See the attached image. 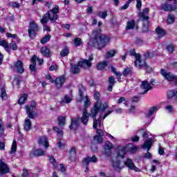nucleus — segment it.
Returning a JSON list of instances; mask_svg holds the SVG:
<instances>
[{
  "label": "nucleus",
  "instance_id": "473e14b6",
  "mask_svg": "<svg viewBox=\"0 0 177 177\" xmlns=\"http://www.w3.org/2000/svg\"><path fill=\"white\" fill-rule=\"evenodd\" d=\"M158 110V106H152V107H151L149 109L147 117H151V115H153V114H154V113L157 112Z\"/></svg>",
  "mask_w": 177,
  "mask_h": 177
},
{
  "label": "nucleus",
  "instance_id": "6ab92c4d",
  "mask_svg": "<svg viewBox=\"0 0 177 177\" xmlns=\"http://www.w3.org/2000/svg\"><path fill=\"white\" fill-rule=\"evenodd\" d=\"M37 60H39V59L37 57V56L34 55L32 57V64H30L29 66L30 71H37V68H35V66H37Z\"/></svg>",
  "mask_w": 177,
  "mask_h": 177
},
{
  "label": "nucleus",
  "instance_id": "58836bf2",
  "mask_svg": "<svg viewBox=\"0 0 177 177\" xmlns=\"http://www.w3.org/2000/svg\"><path fill=\"white\" fill-rule=\"evenodd\" d=\"M68 53H70V50H68V48L66 47L61 51L60 55L62 57H66V56L68 55Z\"/></svg>",
  "mask_w": 177,
  "mask_h": 177
},
{
  "label": "nucleus",
  "instance_id": "5701e85b",
  "mask_svg": "<svg viewBox=\"0 0 177 177\" xmlns=\"http://www.w3.org/2000/svg\"><path fill=\"white\" fill-rule=\"evenodd\" d=\"M156 34H158V38L159 39H161V38H162V37H164L165 35V34H167V32L164 30V29L160 28V26H158L156 29Z\"/></svg>",
  "mask_w": 177,
  "mask_h": 177
},
{
  "label": "nucleus",
  "instance_id": "c9c22d12",
  "mask_svg": "<svg viewBox=\"0 0 177 177\" xmlns=\"http://www.w3.org/2000/svg\"><path fill=\"white\" fill-rule=\"evenodd\" d=\"M133 28H135V21L131 20L127 23L126 30H133Z\"/></svg>",
  "mask_w": 177,
  "mask_h": 177
},
{
  "label": "nucleus",
  "instance_id": "f3484780",
  "mask_svg": "<svg viewBox=\"0 0 177 177\" xmlns=\"http://www.w3.org/2000/svg\"><path fill=\"white\" fill-rule=\"evenodd\" d=\"M97 162V158H96L95 156H93L92 157H87L84 158L82 161L84 165H85L86 167H88L90 162Z\"/></svg>",
  "mask_w": 177,
  "mask_h": 177
},
{
  "label": "nucleus",
  "instance_id": "6e6552de",
  "mask_svg": "<svg viewBox=\"0 0 177 177\" xmlns=\"http://www.w3.org/2000/svg\"><path fill=\"white\" fill-rule=\"evenodd\" d=\"M93 60V56L90 55L88 59H83L78 63L79 67H82V68H89L92 66V62Z\"/></svg>",
  "mask_w": 177,
  "mask_h": 177
},
{
  "label": "nucleus",
  "instance_id": "72a5a7b5",
  "mask_svg": "<svg viewBox=\"0 0 177 177\" xmlns=\"http://www.w3.org/2000/svg\"><path fill=\"white\" fill-rule=\"evenodd\" d=\"M130 55L131 56H135L136 62H142V59H140V55L136 54L135 50H130Z\"/></svg>",
  "mask_w": 177,
  "mask_h": 177
},
{
  "label": "nucleus",
  "instance_id": "4468645a",
  "mask_svg": "<svg viewBox=\"0 0 177 177\" xmlns=\"http://www.w3.org/2000/svg\"><path fill=\"white\" fill-rule=\"evenodd\" d=\"M64 82H66V77L64 76H60L55 80V86L58 89H60L63 86Z\"/></svg>",
  "mask_w": 177,
  "mask_h": 177
},
{
  "label": "nucleus",
  "instance_id": "7c9ffc66",
  "mask_svg": "<svg viewBox=\"0 0 177 177\" xmlns=\"http://www.w3.org/2000/svg\"><path fill=\"white\" fill-rule=\"evenodd\" d=\"M79 94H80V102H82V97H84V92H85V87L82 85L79 86Z\"/></svg>",
  "mask_w": 177,
  "mask_h": 177
},
{
  "label": "nucleus",
  "instance_id": "dca6fc26",
  "mask_svg": "<svg viewBox=\"0 0 177 177\" xmlns=\"http://www.w3.org/2000/svg\"><path fill=\"white\" fill-rule=\"evenodd\" d=\"M140 88L141 89H145V92L142 93V95H145V93L149 92V91H150V89H151L152 87L151 86H150L149 82L145 80L142 82Z\"/></svg>",
  "mask_w": 177,
  "mask_h": 177
},
{
  "label": "nucleus",
  "instance_id": "ea45409f",
  "mask_svg": "<svg viewBox=\"0 0 177 177\" xmlns=\"http://www.w3.org/2000/svg\"><path fill=\"white\" fill-rule=\"evenodd\" d=\"M58 122H59V125H60V127H63V125L66 124V117L59 116Z\"/></svg>",
  "mask_w": 177,
  "mask_h": 177
},
{
  "label": "nucleus",
  "instance_id": "69168bd1",
  "mask_svg": "<svg viewBox=\"0 0 177 177\" xmlns=\"http://www.w3.org/2000/svg\"><path fill=\"white\" fill-rule=\"evenodd\" d=\"M97 136H103L104 135V132H103V130L99 129H97Z\"/></svg>",
  "mask_w": 177,
  "mask_h": 177
},
{
  "label": "nucleus",
  "instance_id": "3c124183",
  "mask_svg": "<svg viewBox=\"0 0 177 177\" xmlns=\"http://www.w3.org/2000/svg\"><path fill=\"white\" fill-rule=\"evenodd\" d=\"M94 140H96L97 143H102L103 137L102 136H94Z\"/></svg>",
  "mask_w": 177,
  "mask_h": 177
},
{
  "label": "nucleus",
  "instance_id": "a18cd8bd",
  "mask_svg": "<svg viewBox=\"0 0 177 177\" xmlns=\"http://www.w3.org/2000/svg\"><path fill=\"white\" fill-rule=\"evenodd\" d=\"M111 70L112 73H115L116 77L121 78V75H122V73H121V72H118L117 69H115V68H114V66H111Z\"/></svg>",
  "mask_w": 177,
  "mask_h": 177
},
{
  "label": "nucleus",
  "instance_id": "774afa93",
  "mask_svg": "<svg viewBox=\"0 0 177 177\" xmlns=\"http://www.w3.org/2000/svg\"><path fill=\"white\" fill-rule=\"evenodd\" d=\"M131 139L133 142H139V136H138L135 137H131Z\"/></svg>",
  "mask_w": 177,
  "mask_h": 177
},
{
  "label": "nucleus",
  "instance_id": "13d9d810",
  "mask_svg": "<svg viewBox=\"0 0 177 177\" xmlns=\"http://www.w3.org/2000/svg\"><path fill=\"white\" fill-rule=\"evenodd\" d=\"M10 6H12V8H20V3L17 2H12L10 3Z\"/></svg>",
  "mask_w": 177,
  "mask_h": 177
},
{
  "label": "nucleus",
  "instance_id": "37998d69",
  "mask_svg": "<svg viewBox=\"0 0 177 177\" xmlns=\"http://www.w3.org/2000/svg\"><path fill=\"white\" fill-rule=\"evenodd\" d=\"M167 50H168L169 53H174V50H175V46L171 44L167 46L166 47Z\"/></svg>",
  "mask_w": 177,
  "mask_h": 177
},
{
  "label": "nucleus",
  "instance_id": "9d476101",
  "mask_svg": "<svg viewBox=\"0 0 177 177\" xmlns=\"http://www.w3.org/2000/svg\"><path fill=\"white\" fill-rule=\"evenodd\" d=\"M135 66L136 67H138V68H145L148 73H151V68L148 66L147 64H146V62L145 61H137L135 62Z\"/></svg>",
  "mask_w": 177,
  "mask_h": 177
},
{
  "label": "nucleus",
  "instance_id": "bb28decb",
  "mask_svg": "<svg viewBox=\"0 0 177 177\" xmlns=\"http://www.w3.org/2000/svg\"><path fill=\"white\" fill-rule=\"evenodd\" d=\"M27 97H28L27 94L21 95L18 100V104H24L27 102Z\"/></svg>",
  "mask_w": 177,
  "mask_h": 177
},
{
  "label": "nucleus",
  "instance_id": "f704fd0d",
  "mask_svg": "<svg viewBox=\"0 0 177 177\" xmlns=\"http://www.w3.org/2000/svg\"><path fill=\"white\" fill-rule=\"evenodd\" d=\"M17 150V142L14 140L10 151V154H15Z\"/></svg>",
  "mask_w": 177,
  "mask_h": 177
},
{
  "label": "nucleus",
  "instance_id": "c03bdc74",
  "mask_svg": "<svg viewBox=\"0 0 177 177\" xmlns=\"http://www.w3.org/2000/svg\"><path fill=\"white\" fill-rule=\"evenodd\" d=\"M74 45L75 46H81V45H82V40H81V38L80 37L75 38Z\"/></svg>",
  "mask_w": 177,
  "mask_h": 177
},
{
  "label": "nucleus",
  "instance_id": "412c9836",
  "mask_svg": "<svg viewBox=\"0 0 177 177\" xmlns=\"http://www.w3.org/2000/svg\"><path fill=\"white\" fill-rule=\"evenodd\" d=\"M153 145V140L151 138H148L145 141L144 145H142V149H147V151L151 149Z\"/></svg>",
  "mask_w": 177,
  "mask_h": 177
},
{
  "label": "nucleus",
  "instance_id": "6e6d98bb",
  "mask_svg": "<svg viewBox=\"0 0 177 177\" xmlns=\"http://www.w3.org/2000/svg\"><path fill=\"white\" fill-rule=\"evenodd\" d=\"M104 149H109L111 150V149H113V144L110 142H106Z\"/></svg>",
  "mask_w": 177,
  "mask_h": 177
},
{
  "label": "nucleus",
  "instance_id": "4c0bfd02",
  "mask_svg": "<svg viewBox=\"0 0 177 177\" xmlns=\"http://www.w3.org/2000/svg\"><path fill=\"white\" fill-rule=\"evenodd\" d=\"M93 97H94L95 100H96V102H97V103H95V104H97V103H100V104H102V105L104 104H102L101 102H99V99H100V93H99L97 91H95Z\"/></svg>",
  "mask_w": 177,
  "mask_h": 177
},
{
  "label": "nucleus",
  "instance_id": "09e8293b",
  "mask_svg": "<svg viewBox=\"0 0 177 177\" xmlns=\"http://www.w3.org/2000/svg\"><path fill=\"white\" fill-rule=\"evenodd\" d=\"M8 46L10 47V49H12V50H17V44H16L15 41H12Z\"/></svg>",
  "mask_w": 177,
  "mask_h": 177
},
{
  "label": "nucleus",
  "instance_id": "49530a36",
  "mask_svg": "<svg viewBox=\"0 0 177 177\" xmlns=\"http://www.w3.org/2000/svg\"><path fill=\"white\" fill-rule=\"evenodd\" d=\"M6 37H8V38H14V39H17V41H20V39L19 37H17V34H11V33H6Z\"/></svg>",
  "mask_w": 177,
  "mask_h": 177
},
{
  "label": "nucleus",
  "instance_id": "f03ea898",
  "mask_svg": "<svg viewBox=\"0 0 177 177\" xmlns=\"http://www.w3.org/2000/svg\"><path fill=\"white\" fill-rule=\"evenodd\" d=\"M92 37L94 38L92 46L97 49H103V48L106 46V44L110 42V37H107L106 35L100 34L99 30H94Z\"/></svg>",
  "mask_w": 177,
  "mask_h": 177
},
{
  "label": "nucleus",
  "instance_id": "a211bd4d",
  "mask_svg": "<svg viewBox=\"0 0 177 177\" xmlns=\"http://www.w3.org/2000/svg\"><path fill=\"white\" fill-rule=\"evenodd\" d=\"M38 143L39 145L44 146L46 149H48V147H49V142H48V139L45 136H43L39 138Z\"/></svg>",
  "mask_w": 177,
  "mask_h": 177
},
{
  "label": "nucleus",
  "instance_id": "8fccbe9b",
  "mask_svg": "<svg viewBox=\"0 0 177 177\" xmlns=\"http://www.w3.org/2000/svg\"><path fill=\"white\" fill-rule=\"evenodd\" d=\"M98 16L101 19H106L107 17V10L98 12Z\"/></svg>",
  "mask_w": 177,
  "mask_h": 177
},
{
  "label": "nucleus",
  "instance_id": "5fc2aeb1",
  "mask_svg": "<svg viewBox=\"0 0 177 177\" xmlns=\"http://www.w3.org/2000/svg\"><path fill=\"white\" fill-rule=\"evenodd\" d=\"M53 131L57 132V135L59 136H63V131L60 130L58 127H53Z\"/></svg>",
  "mask_w": 177,
  "mask_h": 177
},
{
  "label": "nucleus",
  "instance_id": "4d7b16f0",
  "mask_svg": "<svg viewBox=\"0 0 177 177\" xmlns=\"http://www.w3.org/2000/svg\"><path fill=\"white\" fill-rule=\"evenodd\" d=\"M175 96V91H169L167 92V97L168 99H172Z\"/></svg>",
  "mask_w": 177,
  "mask_h": 177
},
{
  "label": "nucleus",
  "instance_id": "ddd939ff",
  "mask_svg": "<svg viewBox=\"0 0 177 177\" xmlns=\"http://www.w3.org/2000/svg\"><path fill=\"white\" fill-rule=\"evenodd\" d=\"M124 165H126L127 168H129V169H132L136 172L140 171V169L138 168L136 166H135L133 162H132V160L131 159H127V161L124 162Z\"/></svg>",
  "mask_w": 177,
  "mask_h": 177
},
{
  "label": "nucleus",
  "instance_id": "4be33fe9",
  "mask_svg": "<svg viewBox=\"0 0 177 177\" xmlns=\"http://www.w3.org/2000/svg\"><path fill=\"white\" fill-rule=\"evenodd\" d=\"M41 53L46 57H50V56H52V53H50V50H49L48 47H41Z\"/></svg>",
  "mask_w": 177,
  "mask_h": 177
},
{
  "label": "nucleus",
  "instance_id": "39448f33",
  "mask_svg": "<svg viewBox=\"0 0 177 177\" xmlns=\"http://www.w3.org/2000/svg\"><path fill=\"white\" fill-rule=\"evenodd\" d=\"M39 30V28L38 25L35 24V22H32L30 24L29 29H28V34L30 38L34 39L35 38V35H37V32Z\"/></svg>",
  "mask_w": 177,
  "mask_h": 177
},
{
  "label": "nucleus",
  "instance_id": "c756f323",
  "mask_svg": "<svg viewBox=\"0 0 177 177\" xmlns=\"http://www.w3.org/2000/svg\"><path fill=\"white\" fill-rule=\"evenodd\" d=\"M71 102V97L65 95L60 101L61 104H67Z\"/></svg>",
  "mask_w": 177,
  "mask_h": 177
},
{
  "label": "nucleus",
  "instance_id": "bf43d9fd",
  "mask_svg": "<svg viewBox=\"0 0 177 177\" xmlns=\"http://www.w3.org/2000/svg\"><path fill=\"white\" fill-rule=\"evenodd\" d=\"M130 153H136L138 151V147H131L129 148Z\"/></svg>",
  "mask_w": 177,
  "mask_h": 177
},
{
  "label": "nucleus",
  "instance_id": "1a4fd4ad",
  "mask_svg": "<svg viewBox=\"0 0 177 177\" xmlns=\"http://www.w3.org/2000/svg\"><path fill=\"white\" fill-rule=\"evenodd\" d=\"M9 172H10V169L8 165L0 159V175H6V174H9Z\"/></svg>",
  "mask_w": 177,
  "mask_h": 177
},
{
  "label": "nucleus",
  "instance_id": "338daca9",
  "mask_svg": "<svg viewBox=\"0 0 177 177\" xmlns=\"http://www.w3.org/2000/svg\"><path fill=\"white\" fill-rule=\"evenodd\" d=\"M22 176H23V177H27V176H28V170L24 169L23 170Z\"/></svg>",
  "mask_w": 177,
  "mask_h": 177
},
{
  "label": "nucleus",
  "instance_id": "f257e3e1",
  "mask_svg": "<svg viewBox=\"0 0 177 177\" xmlns=\"http://www.w3.org/2000/svg\"><path fill=\"white\" fill-rule=\"evenodd\" d=\"M109 109L107 102H104L102 105L100 102L94 104L90 114L86 111V109H84L82 118L80 119V118H72L69 128L75 131L80 127V121H81L83 125H86L89 121V116L91 115L92 118H93V128L96 129V127H101L102 125V117L104 120L113 113V109H109L106 112V109Z\"/></svg>",
  "mask_w": 177,
  "mask_h": 177
},
{
  "label": "nucleus",
  "instance_id": "e433bc0d",
  "mask_svg": "<svg viewBox=\"0 0 177 177\" xmlns=\"http://www.w3.org/2000/svg\"><path fill=\"white\" fill-rule=\"evenodd\" d=\"M122 74L124 77H128V75L132 74V69L131 68H126L124 69Z\"/></svg>",
  "mask_w": 177,
  "mask_h": 177
},
{
  "label": "nucleus",
  "instance_id": "cd10ccee",
  "mask_svg": "<svg viewBox=\"0 0 177 177\" xmlns=\"http://www.w3.org/2000/svg\"><path fill=\"white\" fill-rule=\"evenodd\" d=\"M46 153V151L41 149H36L33 151L34 156H36L37 157H39L41 156H45Z\"/></svg>",
  "mask_w": 177,
  "mask_h": 177
},
{
  "label": "nucleus",
  "instance_id": "f8f14e48",
  "mask_svg": "<svg viewBox=\"0 0 177 177\" xmlns=\"http://www.w3.org/2000/svg\"><path fill=\"white\" fill-rule=\"evenodd\" d=\"M14 71L17 73H19L20 74H23L24 73V68L23 67V62L20 60H18L17 62L15 63L13 67Z\"/></svg>",
  "mask_w": 177,
  "mask_h": 177
},
{
  "label": "nucleus",
  "instance_id": "20e7f679",
  "mask_svg": "<svg viewBox=\"0 0 177 177\" xmlns=\"http://www.w3.org/2000/svg\"><path fill=\"white\" fill-rule=\"evenodd\" d=\"M57 13H59V6H55L54 8L48 12L47 15H48L51 23H55V21L59 19V15H57Z\"/></svg>",
  "mask_w": 177,
  "mask_h": 177
},
{
  "label": "nucleus",
  "instance_id": "0eeeda50",
  "mask_svg": "<svg viewBox=\"0 0 177 177\" xmlns=\"http://www.w3.org/2000/svg\"><path fill=\"white\" fill-rule=\"evenodd\" d=\"M35 106H36L35 102L34 101H32L30 103V106L28 105L25 106L26 113L28 114V116L31 119L34 118V116L35 115Z\"/></svg>",
  "mask_w": 177,
  "mask_h": 177
},
{
  "label": "nucleus",
  "instance_id": "c85d7f7f",
  "mask_svg": "<svg viewBox=\"0 0 177 177\" xmlns=\"http://www.w3.org/2000/svg\"><path fill=\"white\" fill-rule=\"evenodd\" d=\"M115 53H117V51L115 50H110L109 51H107L105 54V57L106 59L114 57V56H115Z\"/></svg>",
  "mask_w": 177,
  "mask_h": 177
},
{
  "label": "nucleus",
  "instance_id": "0e129e2a",
  "mask_svg": "<svg viewBox=\"0 0 177 177\" xmlns=\"http://www.w3.org/2000/svg\"><path fill=\"white\" fill-rule=\"evenodd\" d=\"M165 109L167 110L168 113H172V111H174V107H172L171 105L167 106Z\"/></svg>",
  "mask_w": 177,
  "mask_h": 177
},
{
  "label": "nucleus",
  "instance_id": "7ed1b4c3",
  "mask_svg": "<svg viewBox=\"0 0 177 177\" xmlns=\"http://www.w3.org/2000/svg\"><path fill=\"white\" fill-rule=\"evenodd\" d=\"M127 149H128V146L118 147L116 148V157L112 158V165L115 169H122L123 167L121 166V162L117 160L125 158L127 152Z\"/></svg>",
  "mask_w": 177,
  "mask_h": 177
},
{
  "label": "nucleus",
  "instance_id": "052dcab7",
  "mask_svg": "<svg viewBox=\"0 0 177 177\" xmlns=\"http://www.w3.org/2000/svg\"><path fill=\"white\" fill-rule=\"evenodd\" d=\"M136 1H137L136 8L138 10H140L142 8V1L141 0H136Z\"/></svg>",
  "mask_w": 177,
  "mask_h": 177
},
{
  "label": "nucleus",
  "instance_id": "423d86ee",
  "mask_svg": "<svg viewBox=\"0 0 177 177\" xmlns=\"http://www.w3.org/2000/svg\"><path fill=\"white\" fill-rule=\"evenodd\" d=\"M160 74L167 81H176V84H177V76L172 74V73L167 72L165 69H161Z\"/></svg>",
  "mask_w": 177,
  "mask_h": 177
},
{
  "label": "nucleus",
  "instance_id": "a878e982",
  "mask_svg": "<svg viewBox=\"0 0 177 177\" xmlns=\"http://www.w3.org/2000/svg\"><path fill=\"white\" fill-rule=\"evenodd\" d=\"M107 66H109V63L106 61H104L102 62H100L97 65V70L103 71L104 68H106V67H107Z\"/></svg>",
  "mask_w": 177,
  "mask_h": 177
},
{
  "label": "nucleus",
  "instance_id": "79ce46f5",
  "mask_svg": "<svg viewBox=\"0 0 177 177\" xmlns=\"http://www.w3.org/2000/svg\"><path fill=\"white\" fill-rule=\"evenodd\" d=\"M49 15H48V14H46L43 16V18L41 19V24H46V23L49 21Z\"/></svg>",
  "mask_w": 177,
  "mask_h": 177
},
{
  "label": "nucleus",
  "instance_id": "e2e57ef3",
  "mask_svg": "<svg viewBox=\"0 0 177 177\" xmlns=\"http://www.w3.org/2000/svg\"><path fill=\"white\" fill-rule=\"evenodd\" d=\"M109 85H114V84H115V80H114V77L113 76L109 77Z\"/></svg>",
  "mask_w": 177,
  "mask_h": 177
},
{
  "label": "nucleus",
  "instance_id": "603ef678",
  "mask_svg": "<svg viewBox=\"0 0 177 177\" xmlns=\"http://www.w3.org/2000/svg\"><path fill=\"white\" fill-rule=\"evenodd\" d=\"M89 106H91V100H89L88 96H86L84 100V107L87 108L89 107Z\"/></svg>",
  "mask_w": 177,
  "mask_h": 177
},
{
  "label": "nucleus",
  "instance_id": "aec40b11",
  "mask_svg": "<svg viewBox=\"0 0 177 177\" xmlns=\"http://www.w3.org/2000/svg\"><path fill=\"white\" fill-rule=\"evenodd\" d=\"M68 156L70 160H75V158L77 157V148L73 147L68 152Z\"/></svg>",
  "mask_w": 177,
  "mask_h": 177
},
{
  "label": "nucleus",
  "instance_id": "b1692460",
  "mask_svg": "<svg viewBox=\"0 0 177 177\" xmlns=\"http://www.w3.org/2000/svg\"><path fill=\"white\" fill-rule=\"evenodd\" d=\"M0 46H3V48H4L6 52H8V53H10V48H9V44L6 40H1Z\"/></svg>",
  "mask_w": 177,
  "mask_h": 177
},
{
  "label": "nucleus",
  "instance_id": "2f4dec72",
  "mask_svg": "<svg viewBox=\"0 0 177 177\" xmlns=\"http://www.w3.org/2000/svg\"><path fill=\"white\" fill-rule=\"evenodd\" d=\"M80 68L78 67L77 65H73L71 64V73H72L73 74H78V73H80Z\"/></svg>",
  "mask_w": 177,
  "mask_h": 177
},
{
  "label": "nucleus",
  "instance_id": "9b49d317",
  "mask_svg": "<svg viewBox=\"0 0 177 177\" xmlns=\"http://www.w3.org/2000/svg\"><path fill=\"white\" fill-rule=\"evenodd\" d=\"M160 10H164L165 12H172V10H176L177 9V6H174L168 3H165L162 4L160 7Z\"/></svg>",
  "mask_w": 177,
  "mask_h": 177
},
{
  "label": "nucleus",
  "instance_id": "864d4df0",
  "mask_svg": "<svg viewBox=\"0 0 177 177\" xmlns=\"http://www.w3.org/2000/svg\"><path fill=\"white\" fill-rule=\"evenodd\" d=\"M103 153L105 156H107V157H110V156H111V149L104 148Z\"/></svg>",
  "mask_w": 177,
  "mask_h": 177
},
{
  "label": "nucleus",
  "instance_id": "393cba45",
  "mask_svg": "<svg viewBox=\"0 0 177 177\" xmlns=\"http://www.w3.org/2000/svg\"><path fill=\"white\" fill-rule=\"evenodd\" d=\"M31 120L30 119H26L24 124V131H30L31 129Z\"/></svg>",
  "mask_w": 177,
  "mask_h": 177
},
{
  "label": "nucleus",
  "instance_id": "de8ad7c7",
  "mask_svg": "<svg viewBox=\"0 0 177 177\" xmlns=\"http://www.w3.org/2000/svg\"><path fill=\"white\" fill-rule=\"evenodd\" d=\"M167 21L169 24H172L175 21V17L172 15H169L167 17Z\"/></svg>",
  "mask_w": 177,
  "mask_h": 177
},
{
  "label": "nucleus",
  "instance_id": "2eb2a0df",
  "mask_svg": "<svg viewBox=\"0 0 177 177\" xmlns=\"http://www.w3.org/2000/svg\"><path fill=\"white\" fill-rule=\"evenodd\" d=\"M149 8H145L143 10L142 12H139L138 16L140 19H142V21H149V16H147V13L149 12Z\"/></svg>",
  "mask_w": 177,
  "mask_h": 177
},
{
  "label": "nucleus",
  "instance_id": "a19ab883",
  "mask_svg": "<svg viewBox=\"0 0 177 177\" xmlns=\"http://www.w3.org/2000/svg\"><path fill=\"white\" fill-rule=\"evenodd\" d=\"M50 35L44 36L40 41L41 44H46V42H49V41H50Z\"/></svg>",
  "mask_w": 177,
  "mask_h": 177
},
{
  "label": "nucleus",
  "instance_id": "680f3d73",
  "mask_svg": "<svg viewBox=\"0 0 177 177\" xmlns=\"http://www.w3.org/2000/svg\"><path fill=\"white\" fill-rule=\"evenodd\" d=\"M3 126L2 125V120H0V136L3 135Z\"/></svg>",
  "mask_w": 177,
  "mask_h": 177
}]
</instances>
